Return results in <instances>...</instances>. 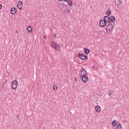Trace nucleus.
I'll return each mask as SVG.
<instances>
[{
	"mask_svg": "<svg viewBox=\"0 0 129 129\" xmlns=\"http://www.w3.org/2000/svg\"><path fill=\"white\" fill-rule=\"evenodd\" d=\"M64 2H66V3H68V2L69 1V0H64Z\"/></svg>",
	"mask_w": 129,
	"mask_h": 129,
	"instance_id": "26",
	"label": "nucleus"
},
{
	"mask_svg": "<svg viewBox=\"0 0 129 129\" xmlns=\"http://www.w3.org/2000/svg\"><path fill=\"white\" fill-rule=\"evenodd\" d=\"M68 4L70 7H72V6H73V2H72V1H69Z\"/></svg>",
	"mask_w": 129,
	"mask_h": 129,
	"instance_id": "18",
	"label": "nucleus"
},
{
	"mask_svg": "<svg viewBox=\"0 0 129 129\" xmlns=\"http://www.w3.org/2000/svg\"><path fill=\"white\" fill-rule=\"evenodd\" d=\"M107 16L108 17H109V16H110V15H111V10L110 9H108L107 11H106V13Z\"/></svg>",
	"mask_w": 129,
	"mask_h": 129,
	"instance_id": "11",
	"label": "nucleus"
},
{
	"mask_svg": "<svg viewBox=\"0 0 129 129\" xmlns=\"http://www.w3.org/2000/svg\"><path fill=\"white\" fill-rule=\"evenodd\" d=\"M64 0H59V2H63Z\"/></svg>",
	"mask_w": 129,
	"mask_h": 129,
	"instance_id": "29",
	"label": "nucleus"
},
{
	"mask_svg": "<svg viewBox=\"0 0 129 129\" xmlns=\"http://www.w3.org/2000/svg\"><path fill=\"white\" fill-rule=\"evenodd\" d=\"M79 57L81 60H85V59H87V56L84 54H80V53H79Z\"/></svg>",
	"mask_w": 129,
	"mask_h": 129,
	"instance_id": "5",
	"label": "nucleus"
},
{
	"mask_svg": "<svg viewBox=\"0 0 129 129\" xmlns=\"http://www.w3.org/2000/svg\"><path fill=\"white\" fill-rule=\"evenodd\" d=\"M53 37H54V38H57V35H56V34H54V36H53Z\"/></svg>",
	"mask_w": 129,
	"mask_h": 129,
	"instance_id": "24",
	"label": "nucleus"
},
{
	"mask_svg": "<svg viewBox=\"0 0 129 129\" xmlns=\"http://www.w3.org/2000/svg\"><path fill=\"white\" fill-rule=\"evenodd\" d=\"M121 3H122V1L121 0H117V4L119 6H120V5H121Z\"/></svg>",
	"mask_w": 129,
	"mask_h": 129,
	"instance_id": "20",
	"label": "nucleus"
},
{
	"mask_svg": "<svg viewBox=\"0 0 129 129\" xmlns=\"http://www.w3.org/2000/svg\"><path fill=\"white\" fill-rule=\"evenodd\" d=\"M75 82H77V80H76V78L75 79Z\"/></svg>",
	"mask_w": 129,
	"mask_h": 129,
	"instance_id": "30",
	"label": "nucleus"
},
{
	"mask_svg": "<svg viewBox=\"0 0 129 129\" xmlns=\"http://www.w3.org/2000/svg\"><path fill=\"white\" fill-rule=\"evenodd\" d=\"M113 29H114V25L112 24H108L106 28V31L107 33H111V31H113Z\"/></svg>",
	"mask_w": 129,
	"mask_h": 129,
	"instance_id": "2",
	"label": "nucleus"
},
{
	"mask_svg": "<svg viewBox=\"0 0 129 129\" xmlns=\"http://www.w3.org/2000/svg\"><path fill=\"white\" fill-rule=\"evenodd\" d=\"M3 8V5H0V10H1V9H2Z\"/></svg>",
	"mask_w": 129,
	"mask_h": 129,
	"instance_id": "23",
	"label": "nucleus"
},
{
	"mask_svg": "<svg viewBox=\"0 0 129 129\" xmlns=\"http://www.w3.org/2000/svg\"><path fill=\"white\" fill-rule=\"evenodd\" d=\"M115 129H121V124H120V123H119L117 125Z\"/></svg>",
	"mask_w": 129,
	"mask_h": 129,
	"instance_id": "16",
	"label": "nucleus"
},
{
	"mask_svg": "<svg viewBox=\"0 0 129 129\" xmlns=\"http://www.w3.org/2000/svg\"><path fill=\"white\" fill-rule=\"evenodd\" d=\"M11 13L12 15H15L17 13V9L15 8H12L11 10Z\"/></svg>",
	"mask_w": 129,
	"mask_h": 129,
	"instance_id": "9",
	"label": "nucleus"
},
{
	"mask_svg": "<svg viewBox=\"0 0 129 129\" xmlns=\"http://www.w3.org/2000/svg\"><path fill=\"white\" fill-rule=\"evenodd\" d=\"M100 27H101L102 28H103V27H105V26H106V25H107V23L105 22L103 20H101L100 21Z\"/></svg>",
	"mask_w": 129,
	"mask_h": 129,
	"instance_id": "6",
	"label": "nucleus"
},
{
	"mask_svg": "<svg viewBox=\"0 0 129 129\" xmlns=\"http://www.w3.org/2000/svg\"><path fill=\"white\" fill-rule=\"evenodd\" d=\"M107 24H108V23H113L114 21H115V17L114 16H111L110 17H109L108 16H104V20H103Z\"/></svg>",
	"mask_w": 129,
	"mask_h": 129,
	"instance_id": "1",
	"label": "nucleus"
},
{
	"mask_svg": "<svg viewBox=\"0 0 129 129\" xmlns=\"http://www.w3.org/2000/svg\"><path fill=\"white\" fill-rule=\"evenodd\" d=\"M60 8L61 10H63V9L64 8V5L63 4L60 5Z\"/></svg>",
	"mask_w": 129,
	"mask_h": 129,
	"instance_id": "21",
	"label": "nucleus"
},
{
	"mask_svg": "<svg viewBox=\"0 0 129 129\" xmlns=\"http://www.w3.org/2000/svg\"><path fill=\"white\" fill-rule=\"evenodd\" d=\"M56 45H57V44H56V43H55V42L51 41L50 47H51V48H55V47L56 46Z\"/></svg>",
	"mask_w": 129,
	"mask_h": 129,
	"instance_id": "13",
	"label": "nucleus"
},
{
	"mask_svg": "<svg viewBox=\"0 0 129 129\" xmlns=\"http://www.w3.org/2000/svg\"><path fill=\"white\" fill-rule=\"evenodd\" d=\"M54 48L56 51H59V50H60V46L59 45L56 44Z\"/></svg>",
	"mask_w": 129,
	"mask_h": 129,
	"instance_id": "15",
	"label": "nucleus"
},
{
	"mask_svg": "<svg viewBox=\"0 0 129 129\" xmlns=\"http://www.w3.org/2000/svg\"><path fill=\"white\" fill-rule=\"evenodd\" d=\"M44 39H47V36H46V35H45V36H44Z\"/></svg>",
	"mask_w": 129,
	"mask_h": 129,
	"instance_id": "27",
	"label": "nucleus"
},
{
	"mask_svg": "<svg viewBox=\"0 0 129 129\" xmlns=\"http://www.w3.org/2000/svg\"><path fill=\"white\" fill-rule=\"evenodd\" d=\"M84 51L85 54H89L90 53V50L87 48H84Z\"/></svg>",
	"mask_w": 129,
	"mask_h": 129,
	"instance_id": "14",
	"label": "nucleus"
},
{
	"mask_svg": "<svg viewBox=\"0 0 129 129\" xmlns=\"http://www.w3.org/2000/svg\"><path fill=\"white\" fill-rule=\"evenodd\" d=\"M117 121L116 120H114L112 122V124L113 126H115L116 125Z\"/></svg>",
	"mask_w": 129,
	"mask_h": 129,
	"instance_id": "17",
	"label": "nucleus"
},
{
	"mask_svg": "<svg viewBox=\"0 0 129 129\" xmlns=\"http://www.w3.org/2000/svg\"><path fill=\"white\" fill-rule=\"evenodd\" d=\"M81 78H82V80L83 82H87L88 81V77L86 76H82V77H80Z\"/></svg>",
	"mask_w": 129,
	"mask_h": 129,
	"instance_id": "7",
	"label": "nucleus"
},
{
	"mask_svg": "<svg viewBox=\"0 0 129 129\" xmlns=\"http://www.w3.org/2000/svg\"><path fill=\"white\" fill-rule=\"evenodd\" d=\"M52 88H53V90H57L58 89V87H57V86L54 85H53Z\"/></svg>",
	"mask_w": 129,
	"mask_h": 129,
	"instance_id": "19",
	"label": "nucleus"
},
{
	"mask_svg": "<svg viewBox=\"0 0 129 129\" xmlns=\"http://www.w3.org/2000/svg\"><path fill=\"white\" fill-rule=\"evenodd\" d=\"M95 109H96L97 112H100V111L101 110V108H100V106H96L95 107Z\"/></svg>",
	"mask_w": 129,
	"mask_h": 129,
	"instance_id": "12",
	"label": "nucleus"
},
{
	"mask_svg": "<svg viewBox=\"0 0 129 129\" xmlns=\"http://www.w3.org/2000/svg\"><path fill=\"white\" fill-rule=\"evenodd\" d=\"M17 87H18V81L17 80H14L13 81L12 84V89H17Z\"/></svg>",
	"mask_w": 129,
	"mask_h": 129,
	"instance_id": "3",
	"label": "nucleus"
},
{
	"mask_svg": "<svg viewBox=\"0 0 129 129\" xmlns=\"http://www.w3.org/2000/svg\"><path fill=\"white\" fill-rule=\"evenodd\" d=\"M17 7L19 10H22L23 9V2L19 1L18 3Z\"/></svg>",
	"mask_w": 129,
	"mask_h": 129,
	"instance_id": "8",
	"label": "nucleus"
},
{
	"mask_svg": "<svg viewBox=\"0 0 129 129\" xmlns=\"http://www.w3.org/2000/svg\"><path fill=\"white\" fill-rule=\"evenodd\" d=\"M87 73V72H86L85 69L84 68H83L80 71V77L86 76Z\"/></svg>",
	"mask_w": 129,
	"mask_h": 129,
	"instance_id": "4",
	"label": "nucleus"
},
{
	"mask_svg": "<svg viewBox=\"0 0 129 129\" xmlns=\"http://www.w3.org/2000/svg\"><path fill=\"white\" fill-rule=\"evenodd\" d=\"M16 117H17V118L18 119H19V116H18V115L16 116Z\"/></svg>",
	"mask_w": 129,
	"mask_h": 129,
	"instance_id": "28",
	"label": "nucleus"
},
{
	"mask_svg": "<svg viewBox=\"0 0 129 129\" xmlns=\"http://www.w3.org/2000/svg\"><path fill=\"white\" fill-rule=\"evenodd\" d=\"M67 14H70V10H68Z\"/></svg>",
	"mask_w": 129,
	"mask_h": 129,
	"instance_id": "22",
	"label": "nucleus"
},
{
	"mask_svg": "<svg viewBox=\"0 0 129 129\" xmlns=\"http://www.w3.org/2000/svg\"><path fill=\"white\" fill-rule=\"evenodd\" d=\"M111 94H112V93H111H111L110 92L109 93V96H110V95H111Z\"/></svg>",
	"mask_w": 129,
	"mask_h": 129,
	"instance_id": "25",
	"label": "nucleus"
},
{
	"mask_svg": "<svg viewBox=\"0 0 129 129\" xmlns=\"http://www.w3.org/2000/svg\"><path fill=\"white\" fill-rule=\"evenodd\" d=\"M27 30L29 33H32L33 32V27L28 26L27 28Z\"/></svg>",
	"mask_w": 129,
	"mask_h": 129,
	"instance_id": "10",
	"label": "nucleus"
}]
</instances>
